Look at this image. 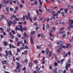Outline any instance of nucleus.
<instances>
[{
  "instance_id": "nucleus-1",
  "label": "nucleus",
  "mask_w": 73,
  "mask_h": 73,
  "mask_svg": "<svg viewBox=\"0 0 73 73\" xmlns=\"http://www.w3.org/2000/svg\"><path fill=\"white\" fill-rule=\"evenodd\" d=\"M17 66L16 67V69H14V71L15 72H20L21 71L20 69H19L20 67H21L20 64L19 62H17Z\"/></svg>"
},
{
  "instance_id": "nucleus-56",
  "label": "nucleus",
  "mask_w": 73,
  "mask_h": 73,
  "mask_svg": "<svg viewBox=\"0 0 73 73\" xmlns=\"http://www.w3.org/2000/svg\"><path fill=\"white\" fill-rule=\"evenodd\" d=\"M20 57L17 58H16V60H20Z\"/></svg>"
},
{
  "instance_id": "nucleus-11",
  "label": "nucleus",
  "mask_w": 73,
  "mask_h": 73,
  "mask_svg": "<svg viewBox=\"0 0 73 73\" xmlns=\"http://www.w3.org/2000/svg\"><path fill=\"white\" fill-rule=\"evenodd\" d=\"M5 53H6V54L4 55V56L5 58H7V56H8V51L6 50Z\"/></svg>"
},
{
  "instance_id": "nucleus-41",
  "label": "nucleus",
  "mask_w": 73,
  "mask_h": 73,
  "mask_svg": "<svg viewBox=\"0 0 73 73\" xmlns=\"http://www.w3.org/2000/svg\"><path fill=\"white\" fill-rule=\"evenodd\" d=\"M68 9H64V10L65 11L66 13H68Z\"/></svg>"
},
{
  "instance_id": "nucleus-21",
  "label": "nucleus",
  "mask_w": 73,
  "mask_h": 73,
  "mask_svg": "<svg viewBox=\"0 0 73 73\" xmlns=\"http://www.w3.org/2000/svg\"><path fill=\"white\" fill-rule=\"evenodd\" d=\"M61 14L62 15L63 17H64V16H65V13H64V12L63 11L61 13Z\"/></svg>"
},
{
  "instance_id": "nucleus-32",
  "label": "nucleus",
  "mask_w": 73,
  "mask_h": 73,
  "mask_svg": "<svg viewBox=\"0 0 73 73\" xmlns=\"http://www.w3.org/2000/svg\"><path fill=\"white\" fill-rule=\"evenodd\" d=\"M40 70V68H38L36 70V71L37 72H39V70Z\"/></svg>"
},
{
  "instance_id": "nucleus-8",
  "label": "nucleus",
  "mask_w": 73,
  "mask_h": 73,
  "mask_svg": "<svg viewBox=\"0 0 73 73\" xmlns=\"http://www.w3.org/2000/svg\"><path fill=\"white\" fill-rule=\"evenodd\" d=\"M70 54H71V52H70V51H68V53H66L64 55V57H67L68 56V54L69 56H70Z\"/></svg>"
},
{
  "instance_id": "nucleus-57",
  "label": "nucleus",
  "mask_w": 73,
  "mask_h": 73,
  "mask_svg": "<svg viewBox=\"0 0 73 73\" xmlns=\"http://www.w3.org/2000/svg\"><path fill=\"white\" fill-rule=\"evenodd\" d=\"M45 25V24H43V30H45V27L44 26Z\"/></svg>"
},
{
  "instance_id": "nucleus-19",
  "label": "nucleus",
  "mask_w": 73,
  "mask_h": 73,
  "mask_svg": "<svg viewBox=\"0 0 73 73\" xmlns=\"http://www.w3.org/2000/svg\"><path fill=\"white\" fill-rule=\"evenodd\" d=\"M48 52L49 53V57H51L52 56V53L50 52V50H48Z\"/></svg>"
},
{
  "instance_id": "nucleus-48",
  "label": "nucleus",
  "mask_w": 73,
  "mask_h": 73,
  "mask_svg": "<svg viewBox=\"0 0 73 73\" xmlns=\"http://www.w3.org/2000/svg\"><path fill=\"white\" fill-rule=\"evenodd\" d=\"M52 29V30L54 31H55V30L56 29V27H53Z\"/></svg>"
},
{
  "instance_id": "nucleus-64",
  "label": "nucleus",
  "mask_w": 73,
  "mask_h": 73,
  "mask_svg": "<svg viewBox=\"0 0 73 73\" xmlns=\"http://www.w3.org/2000/svg\"><path fill=\"white\" fill-rule=\"evenodd\" d=\"M17 52H20V49H19V48H18L17 49Z\"/></svg>"
},
{
  "instance_id": "nucleus-60",
  "label": "nucleus",
  "mask_w": 73,
  "mask_h": 73,
  "mask_svg": "<svg viewBox=\"0 0 73 73\" xmlns=\"http://www.w3.org/2000/svg\"><path fill=\"white\" fill-rule=\"evenodd\" d=\"M10 11H13V9L12 8H10Z\"/></svg>"
},
{
  "instance_id": "nucleus-49",
  "label": "nucleus",
  "mask_w": 73,
  "mask_h": 73,
  "mask_svg": "<svg viewBox=\"0 0 73 73\" xmlns=\"http://www.w3.org/2000/svg\"><path fill=\"white\" fill-rule=\"evenodd\" d=\"M20 8H23V5H21V4H19Z\"/></svg>"
},
{
  "instance_id": "nucleus-53",
  "label": "nucleus",
  "mask_w": 73,
  "mask_h": 73,
  "mask_svg": "<svg viewBox=\"0 0 73 73\" xmlns=\"http://www.w3.org/2000/svg\"><path fill=\"white\" fill-rule=\"evenodd\" d=\"M40 37H41L43 38V37H44V34H41Z\"/></svg>"
},
{
  "instance_id": "nucleus-50",
  "label": "nucleus",
  "mask_w": 73,
  "mask_h": 73,
  "mask_svg": "<svg viewBox=\"0 0 73 73\" xmlns=\"http://www.w3.org/2000/svg\"><path fill=\"white\" fill-rule=\"evenodd\" d=\"M16 41L17 42H19V39L17 37L15 38Z\"/></svg>"
},
{
  "instance_id": "nucleus-37",
  "label": "nucleus",
  "mask_w": 73,
  "mask_h": 73,
  "mask_svg": "<svg viewBox=\"0 0 73 73\" xmlns=\"http://www.w3.org/2000/svg\"><path fill=\"white\" fill-rule=\"evenodd\" d=\"M18 30H19V31H21L22 32H23V29H22V30L21 28H18Z\"/></svg>"
},
{
  "instance_id": "nucleus-38",
  "label": "nucleus",
  "mask_w": 73,
  "mask_h": 73,
  "mask_svg": "<svg viewBox=\"0 0 73 73\" xmlns=\"http://www.w3.org/2000/svg\"><path fill=\"white\" fill-rule=\"evenodd\" d=\"M37 17H34L33 19L34 21H36V20H37Z\"/></svg>"
},
{
  "instance_id": "nucleus-14",
  "label": "nucleus",
  "mask_w": 73,
  "mask_h": 73,
  "mask_svg": "<svg viewBox=\"0 0 73 73\" xmlns=\"http://www.w3.org/2000/svg\"><path fill=\"white\" fill-rule=\"evenodd\" d=\"M61 23V21L60 20H58L56 21V24H60Z\"/></svg>"
},
{
  "instance_id": "nucleus-22",
  "label": "nucleus",
  "mask_w": 73,
  "mask_h": 73,
  "mask_svg": "<svg viewBox=\"0 0 73 73\" xmlns=\"http://www.w3.org/2000/svg\"><path fill=\"white\" fill-rule=\"evenodd\" d=\"M9 54L10 55V56H12V52L11 51V50L9 51H8Z\"/></svg>"
},
{
  "instance_id": "nucleus-47",
  "label": "nucleus",
  "mask_w": 73,
  "mask_h": 73,
  "mask_svg": "<svg viewBox=\"0 0 73 73\" xmlns=\"http://www.w3.org/2000/svg\"><path fill=\"white\" fill-rule=\"evenodd\" d=\"M25 49H29V47H28V46H27V45H25Z\"/></svg>"
},
{
  "instance_id": "nucleus-7",
  "label": "nucleus",
  "mask_w": 73,
  "mask_h": 73,
  "mask_svg": "<svg viewBox=\"0 0 73 73\" xmlns=\"http://www.w3.org/2000/svg\"><path fill=\"white\" fill-rule=\"evenodd\" d=\"M70 65V63H68H68H67V62L66 63L65 68L66 69V70H68V68H69Z\"/></svg>"
},
{
  "instance_id": "nucleus-28",
  "label": "nucleus",
  "mask_w": 73,
  "mask_h": 73,
  "mask_svg": "<svg viewBox=\"0 0 73 73\" xmlns=\"http://www.w3.org/2000/svg\"><path fill=\"white\" fill-rule=\"evenodd\" d=\"M13 3V1L12 0H10V4L11 5H12V3Z\"/></svg>"
},
{
  "instance_id": "nucleus-59",
  "label": "nucleus",
  "mask_w": 73,
  "mask_h": 73,
  "mask_svg": "<svg viewBox=\"0 0 73 73\" xmlns=\"http://www.w3.org/2000/svg\"><path fill=\"white\" fill-rule=\"evenodd\" d=\"M39 11L41 13H42V10L41 9H39Z\"/></svg>"
},
{
  "instance_id": "nucleus-6",
  "label": "nucleus",
  "mask_w": 73,
  "mask_h": 73,
  "mask_svg": "<svg viewBox=\"0 0 73 73\" xmlns=\"http://www.w3.org/2000/svg\"><path fill=\"white\" fill-rule=\"evenodd\" d=\"M13 18H14L15 19V21H19V19L17 18V17H16V16L15 15H13V16H11V20Z\"/></svg>"
},
{
  "instance_id": "nucleus-58",
  "label": "nucleus",
  "mask_w": 73,
  "mask_h": 73,
  "mask_svg": "<svg viewBox=\"0 0 73 73\" xmlns=\"http://www.w3.org/2000/svg\"><path fill=\"white\" fill-rule=\"evenodd\" d=\"M64 61V59H63L62 60L60 61V63L62 64V63L63 62V61Z\"/></svg>"
},
{
  "instance_id": "nucleus-10",
  "label": "nucleus",
  "mask_w": 73,
  "mask_h": 73,
  "mask_svg": "<svg viewBox=\"0 0 73 73\" xmlns=\"http://www.w3.org/2000/svg\"><path fill=\"white\" fill-rule=\"evenodd\" d=\"M57 68H55L54 69H52V71L54 72V73H57Z\"/></svg>"
},
{
  "instance_id": "nucleus-45",
  "label": "nucleus",
  "mask_w": 73,
  "mask_h": 73,
  "mask_svg": "<svg viewBox=\"0 0 73 73\" xmlns=\"http://www.w3.org/2000/svg\"><path fill=\"white\" fill-rule=\"evenodd\" d=\"M46 28L47 29H48L49 28V26L48 24H47L46 26Z\"/></svg>"
},
{
  "instance_id": "nucleus-15",
  "label": "nucleus",
  "mask_w": 73,
  "mask_h": 73,
  "mask_svg": "<svg viewBox=\"0 0 73 73\" xmlns=\"http://www.w3.org/2000/svg\"><path fill=\"white\" fill-rule=\"evenodd\" d=\"M2 62L3 64H5L7 62V60H3L2 61Z\"/></svg>"
},
{
  "instance_id": "nucleus-9",
  "label": "nucleus",
  "mask_w": 73,
  "mask_h": 73,
  "mask_svg": "<svg viewBox=\"0 0 73 73\" xmlns=\"http://www.w3.org/2000/svg\"><path fill=\"white\" fill-rule=\"evenodd\" d=\"M64 43H63V42L61 40L60 41L57 43V45H58V44H60V45H62Z\"/></svg>"
},
{
  "instance_id": "nucleus-52",
  "label": "nucleus",
  "mask_w": 73,
  "mask_h": 73,
  "mask_svg": "<svg viewBox=\"0 0 73 73\" xmlns=\"http://www.w3.org/2000/svg\"><path fill=\"white\" fill-rule=\"evenodd\" d=\"M19 27H20V28L21 29V30L22 31V29H23V27H22V25H19Z\"/></svg>"
},
{
  "instance_id": "nucleus-63",
  "label": "nucleus",
  "mask_w": 73,
  "mask_h": 73,
  "mask_svg": "<svg viewBox=\"0 0 73 73\" xmlns=\"http://www.w3.org/2000/svg\"><path fill=\"white\" fill-rule=\"evenodd\" d=\"M68 8L69 9H71V8H72V7L71 5H70L68 7Z\"/></svg>"
},
{
  "instance_id": "nucleus-46",
  "label": "nucleus",
  "mask_w": 73,
  "mask_h": 73,
  "mask_svg": "<svg viewBox=\"0 0 73 73\" xmlns=\"http://www.w3.org/2000/svg\"><path fill=\"white\" fill-rule=\"evenodd\" d=\"M37 25H38V24L37 22H35L34 23V25L35 26H37Z\"/></svg>"
},
{
  "instance_id": "nucleus-61",
  "label": "nucleus",
  "mask_w": 73,
  "mask_h": 73,
  "mask_svg": "<svg viewBox=\"0 0 73 73\" xmlns=\"http://www.w3.org/2000/svg\"><path fill=\"white\" fill-rule=\"evenodd\" d=\"M59 73H63V71L62 70H60L59 71Z\"/></svg>"
},
{
  "instance_id": "nucleus-17",
  "label": "nucleus",
  "mask_w": 73,
  "mask_h": 73,
  "mask_svg": "<svg viewBox=\"0 0 73 73\" xmlns=\"http://www.w3.org/2000/svg\"><path fill=\"white\" fill-rule=\"evenodd\" d=\"M30 39L31 42V44H33V39H32V37H31Z\"/></svg>"
},
{
  "instance_id": "nucleus-30",
  "label": "nucleus",
  "mask_w": 73,
  "mask_h": 73,
  "mask_svg": "<svg viewBox=\"0 0 73 73\" xmlns=\"http://www.w3.org/2000/svg\"><path fill=\"white\" fill-rule=\"evenodd\" d=\"M17 36L18 37L20 38V37H21V35H20L19 34H17Z\"/></svg>"
},
{
  "instance_id": "nucleus-13",
  "label": "nucleus",
  "mask_w": 73,
  "mask_h": 73,
  "mask_svg": "<svg viewBox=\"0 0 73 73\" xmlns=\"http://www.w3.org/2000/svg\"><path fill=\"white\" fill-rule=\"evenodd\" d=\"M2 5L3 6H4V7H5V6H7V3L6 2H3L2 3Z\"/></svg>"
},
{
  "instance_id": "nucleus-44",
  "label": "nucleus",
  "mask_w": 73,
  "mask_h": 73,
  "mask_svg": "<svg viewBox=\"0 0 73 73\" xmlns=\"http://www.w3.org/2000/svg\"><path fill=\"white\" fill-rule=\"evenodd\" d=\"M56 1H57L58 3H59L60 4H61V1H60V0H56Z\"/></svg>"
},
{
  "instance_id": "nucleus-16",
  "label": "nucleus",
  "mask_w": 73,
  "mask_h": 73,
  "mask_svg": "<svg viewBox=\"0 0 73 73\" xmlns=\"http://www.w3.org/2000/svg\"><path fill=\"white\" fill-rule=\"evenodd\" d=\"M25 49V46H23V47H20V50H22L23 49Z\"/></svg>"
},
{
  "instance_id": "nucleus-18",
  "label": "nucleus",
  "mask_w": 73,
  "mask_h": 73,
  "mask_svg": "<svg viewBox=\"0 0 73 73\" xmlns=\"http://www.w3.org/2000/svg\"><path fill=\"white\" fill-rule=\"evenodd\" d=\"M49 50H48V48H46V54H48V51L49 52Z\"/></svg>"
},
{
  "instance_id": "nucleus-33",
  "label": "nucleus",
  "mask_w": 73,
  "mask_h": 73,
  "mask_svg": "<svg viewBox=\"0 0 73 73\" xmlns=\"http://www.w3.org/2000/svg\"><path fill=\"white\" fill-rule=\"evenodd\" d=\"M65 31H63L61 32L60 33V35H62V34H63V33H65Z\"/></svg>"
},
{
  "instance_id": "nucleus-3",
  "label": "nucleus",
  "mask_w": 73,
  "mask_h": 73,
  "mask_svg": "<svg viewBox=\"0 0 73 73\" xmlns=\"http://www.w3.org/2000/svg\"><path fill=\"white\" fill-rule=\"evenodd\" d=\"M28 16H26V17L27 19H30V20L31 21V22H32V19H31V18L30 17V16H31V14H30V12H28Z\"/></svg>"
},
{
  "instance_id": "nucleus-42",
  "label": "nucleus",
  "mask_w": 73,
  "mask_h": 73,
  "mask_svg": "<svg viewBox=\"0 0 73 73\" xmlns=\"http://www.w3.org/2000/svg\"><path fill=\"white\" fill-rule=\"evenodd\" d=\"M11 32L13 33V35H15V31H11Z\"/></svg>"
},
{
  "instance_id": "nucleus-4",
  "label": "nucleus",
  "mask_w": 73,
  "mask_h": 73,
  "mask_svg": "<svg viewBox=\"0 0 73 73\" xmlns=\"http://www.w3.org/2000/svg\"><path fill=\"white\" fill-rule=\"evenodd\" d=\"M58 48L60 50H61V49H62L63 48H64V49H66V47L64 45H60V46H59Z\"/></svg>"
},
{
  "instance_id": "nucleus-34",
  "label": "nucleus",
  "mask_w": 73,
  "mask_h": 73,
  "mask_svg": "<svg viewBox=\"0 0 73 73\" xmlns=\"http://www.w3.org/2000/svg\"><path fill=\"white\" fill-rule=\"evenodd\" d=\"M4 44L5 46H7V42L6 41L4 42Z\"/></svg>"
},
{
  "instance_id": "nucleus-5",
  "label": "nucleus",
  "mask_w": 73,
  "mask_h": 73,
  "mask_svg": "<svg viewBox=\"0 0 73 73\" xmlns=\"http://www.w3.org/2000/svg\"><path fill=\"white\" fill-rule=\"evenodd\" d=\"M69 22L70 23V28H73V25L72 24H73V20L72 19H70L69 20Z\"/></svg>"
},
{
  "instance_id": "nucleus-54",
  "label": "nucleus",
  "mask_w": 73,
  "mask_h": 73,
  "mask_svg": "<svg viewBox=\"0 0 73 73\" xmlns=\"http://www.w3.org/2000/svg\"><path fill=\"white\" fill-rule=\"evenodd\" d=\"M28 62V60L27 59H26L25 61V63H27V62Z\"/></svg>"
},
{
  "instance_id": "nucleus-23",
  "label": "nucleus",
  "mask_w": 73,
  "mask_h": 73,
  "mask_svg": "<svg viewBox=\"0 0 73 73\" xmlns=\"http://www.w3.org/2000/svg\"><path fill=\"white\" fill-rule=\"evenodd\" d=\"M22 19H23V21H25V16H23V17L22 18Z\"/></svg>"
},
{
  "instance_id": "nucleus-12",
  "label": "nucleus",
  "mask_w": 73,
  "mask_h": 73,
  "mask_svg": "<svg viewBox=\"0 0 73 73\" xmlns=\"http://www.w3.org/2000/svg\"><path fill=\"white\" fill-rule=\"evenodd\" d=\"M52 11V10L51 9H48L46 11V13H50Z\"/></svg>"
},
{
  "instance_id": "nucleus-31",
  "label": "nucleus",
  "mask_w": 73,
  "mask_h": 73,
  "mask_svg": "<svg viewBox=\"0 0 73 73\" xmlns=\"http://www.w3.org/2000/svg\"><path fill=\"white\" fill-rule=\"evenodd\" d=\"M50 39L51 40V41H52L53 40V37L52 38V36H50Z\"/></svg>"
},
{
  "instance_id": "nucleus-55",
  "label": "nucleus",
  "mask_w": 73,
  "mask_h": 73,
  "mask_svg": "<svg viewBox=\"0 0 73 73\" xmlns=\"http://www.w3.org/2000/svg\"><path fill=\"white\" fill-rule=\"evenodd\" d=\"M22 70H26V67H24V68L22 69Z\"/></svg>"
},
{
  "instance_id": "nucleus-29",
  "label": "nucleus",
  "mask_w": 73,
  "mask_h": 73,
  "mask_svg": "<svg viewBox=\"0 0 73 73\" xmlns=\"http://www.w3.org/2000/svg\"><path fill=\"white\" fill-rule=\"evenodd\" d=\"M35 31H31V35H34V34L35 33Z\"/></svg>"
},
{
  "instance_id": "nucleus-25",
  "label": "nucleus",
  "mask_w": 73,
  "mask_h": 73,
  "mask_svg": "<svg viewBox=\"0 0 73 73\" xmlns=\"http://www.w3.org/2000/svg\"><path fill=\"white\" fill-rule=\"evenodd\" d=\"M52 15L53 16H58V14H52Z\"/></svg>"
},
{
  "instance_id": "nucleus-51",
  "label": "nucleus",
  "mask_w": 73,
  "mask_h": 73,
  "mask_svg": "<svg viewBox=\"0 0 73 73\" xmlns=\"http://www.w3.org/2000/svg\"><path fill=\"white\" fill-rule=\"evenodd\" d=\"M39 28V26L36 27L35 28V29L36 31H37V30H38Z\"/></svg>"
},
{
  "instance_id": "nucleus-40",
  "label": "nucleus",
  "mask_w": 73,
  "mask_h": 73,
  "mask_svg": "<svg viewBox=\"0 0 73 73\" xmlns=\"http://www.w3.org/2000/svg\"><path fill=\"white\" fill-rule=\"evenodd\" d=\"M54 66H58V64L56 62H55L54 64Z\"/></svg>"
},
{
  "instance_id": "nucleus-24",
  "label": "nucleus",
  "mask_w": 73,
  "mask_h": 73,
  "mask_svg": "<svg viewBox=\"0 0 73 73\" xmlns=\"http://www.w3.org/2000/svg\"><path fill=\"white\" fill-rule=\"evenodd\" d=\"M37 1V0H36L34 2V4L35 5H37L38 4V2Z\"/></svg>"
},
{
  "instance_id": "nucleus-62",
  "label": "nucleus",
  "mask_w": 73,
  "mask_h": 73,
  "mask_svg": "<svg viewBox=\"0 0 73 73\" xmlns=\"http://www.w3.org/2000/svg\"><path fill=\"white\" fill-rule=\"evenodd\" d=\"M0 30L1 32H3V28L0 27Z\"/></svg>"
},
{
  "instance_id": "nucleus-2",
  "label": "nucleus",
  "mask_w": 73,
  "mask_h": 73,
  "mask_svg": "<svg viewBox=\"0 0 73 73\" xmlns=\"http://www.w3.org/2000/svg\"><path fill=\"white\" fill-rule=\"evenodd\" d=\"M17 23V21H15L14 22H13L12 21H10L9 22H8V25L9 27H10V26L11 25V24H13V25H15Z\"/></svg>"
},
{
  "instance_id": "nucleus-27",
  "label": "nucleus",
  "mask_w": 73,
  "mask_h": 73,
  "mask_svg": "<svg viewBox=\"0 0 73 73\" xmlns=\"http://www.w3.org/2000/svg\"><path fill=\"white\" fill-rule=\"evenodd\" d=\"M6 10L8 12L9 11V7H6Z\"/></svg>"
},
{
  "instance_id": "nucleus-20",
  "label": "nucleus",
  "mask_w": 73,
  "mask_h": 73,
  "mask_svg": "<svg viewBox=\"0 0 73 73\" xmlns=\"http://www.w3.org/2000/svg\"><path fill=\"white\" fill-rule=\"evenodd\" d=\"M24 35L25 36V37H26V38H28V35H27V34L25 33H24Z\"/></svg>"
},
{
  "instance_id": "nucleus-39",
  "label": "nucleus",
  "mask_w": 73,
  "mask_h": 73,
  "mask_svg": "<svg viewBox=\"0 0 73 73\" xmlns=\"http://www.w3.org/2000/svg\"><path fill=\"white\" fill-rule=\"evenodd\" d=\"M49 35H50V36H52V38H53V36L54 35H52V34L51 33H49Z\"/></svg>"
},
{
  "instance_id": "nucleus-26",
  "label": "nucleus",
  "mask_w": 73,
  "mask_h": 73,
  "mask_svg": "<svg viewBox=\"0 0 73 73\" xmlns=\"http://www.w3.org/2000/svg\"><path fill=\"white\" fill-rule=\"evenodd\" d=\"M32 63L31 62H30L29 64V66H30V67H32Z\"/></svg>"
},
{
  "instance_id": "nucleus-35",
  "label": "nucleus",
  "mask_w": 73,
  "mask_h": 73,
  "mask_svg": "<svg viewBox=\"0 0 73 73\" xmlns=\"http://www.w3.org/2000/svg\"><path fill=\"white\" fill-rule=\"evenodd\" d=\"M66 34H63L62 35V37L63 38H64V37H65L66 36Z\"/></svg>"
},
{
  "instance_id": "nucleus-36",
  "label": "nucleus",
  "mask_w": 73,
  "mask_h": 73,
  "mask_svg": "<svg viewBox=\"0 0 73 73\" xmlns=\"http://www.w3.org/2000/svg\"><path fill=\"white\" fill-rule=\"evenodd\" d=\"M23 29L24 31H26V30H27V28L26 27H24L23 28Z\"/></svg>"
},
{
  "instance_id": "nucleus-43",
  "label": "nucleus",
  "mask_w": 73,
  "mask_h": 73,
  "mask_svg": "<svg viewBox=\"0 0 73 73\" xmlns=\"http://www.w3.org/2000/svg\"><path fill=\"white\" fill-rule=\"evenodd\" d=\"M11 38H15V36L13 35H12L11 36Z\"/></svg>"
}]
</instances>
